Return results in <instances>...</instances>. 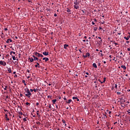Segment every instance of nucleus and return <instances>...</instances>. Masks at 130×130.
Segmentation results:
<instances>
[{
    "instance_id": "f257e3e1",
    "label": "nucleus",
    "mask_w": 130,
    "mask_h": 130,
    "mask_svg": "<svg viewBox=\"0 0 130 130\" xmlns=\"http://www.w3.org/2000/svg\"><path fill=\"white\" fill-rule=\"evenodd\" d=\"M24 91L25 92L27 93L25 94V96H26V97H28V98H30V97L32 95V93L30 92V90H29V88H25Z\"/></svg>"
},
{
    "instance_id": "f03ea898",
    "label": "nucleus",
    "mask_w": 130,
    "mask_h": 130,
    "mask_svg": "<svg viewBox=\"0 0 130 130\" xmlns=\"http://www.w3.org/2000/svg\"><path fill=\"white\" fill-rule=\"evenodd\" d=\"M74 9H76V10H78L79 8H80L79 6H78L79 5V2H78V0H76V1L74 2Z\"/></svg>"
},
{
    "instance_id": "7ed1b4c3",
    "label": "nucleus",
    "mask_w": 130,
    "mask_h": 130,
    "mask_svg": "<svg viewBox=\"0 0 130 130\" xmlns=\"http://www.w3.org/2000/svg\"><path fill=\"white\" fill-rule=\"evenodd\" d=\"M35 54L36 56H38V57H43V55H42V54H40L37 52H36L35 53Z\"/></svg>"
},
{
    "instance_id": "20e7f679",
    "label": "nucleus",
    "mask_w": 130,
    "mask_h": 130,
    "mask_svg": "<svg viewBox=\"0 0 130 130\" xmlns=\"http://www.w3.org/2000/svg\"><path fill=\"white\" fill-rule=\"evenodd\" d=\"M0 64H1L2 66H4L5 67L7 66V62L3 61H0Z\"/></svg>"
},
{
    "instance_id": "39448f33",
    "label": "nucleus",
    "mask_w": 130,
    "mask_h": 130,
    "mask_svg": "<svg viewBox=\"0 0 130 130\" xmlns=\"http://www.w3.org/2000/svg\"><path fill=\"white\" fill-rule=\"evenodd\" d=\"M82 56L84 58L88 57L90 56V53H86L85 55L83 54Z\"/></svg>"
},
{
    "instance_id": "423d86ee",
    "label": "nucleus",
    "mask_w": 130,
    "mask_h": 130,
    "mask_svg": "<svg viewBox=\"0 0 130 130\" xmlns=\"http://www.w3.org/2000/svg\"><path fill=\"white\" fill-rule=\"evenodd\" d=\"M73 100H77V101H78V102L80 101V99H79L78 98V97L73 96Z\"/></svg>"
},
{
    "instance_id": "0eeeda50",
    "label": "nucleus",
    "mask_w": 130,
    "mask_h": 130,
    "mask_svg": "<svg viewBox=\"0 0 130 130\" xmlns=\"http://www.w3.org/2000/svg\"><path fill=\"white\" fill-rule=\"evenodd\" d=\"M43 60H45V61L46 62L47 61H48V60H49V58L47 57H44L43 58Z\"/></svg>"
},
{
    "instance_id": "6e6552de",
    "label": "nucleus",
    "mask_w": 130,
    "mask_h": 130,
    "mask_svg": "<svg viewBox=\"0 0 130 130\" xmlns=\"http://www.w3.org/2000/svg\"><path fill=\"white\" fill-rule=\"evenodd\" d=\"M10 42H13V41L11 39H8L6 41V43H10Z\"/></svg>"
},
{
    "instance_id": "1a4fd4ad",
    "label": "nucleus",
    "mask_w": 130,
    "mask_h": 130,
    "mask_svg": "<svg viewBox=\"0 0 130 130\" xmlns=\"http://www.w3.org/2000/svg\"><path fill=\"white\" fill-rule=\"evenodd\" d=\"M67 13H69L70 15H72V13H71V9L69 8H67Z\"/></svg>"
},
{
    "instance_id": "9d476101",
    "label": "nucleus",
    "mask_w": 130,
    "mask_h": 130,
    "mask_svg": "<svg viewBox=\"0 0 130 130\" xmlns=\"http://www.w3.org/2000/svg\"><path fill=\"white\" fill-rule=\"evenodd\" d=\"M28 60H29L30 62H33V61H34V59L32 57H29Z\"/></svg>"
},
{
    "instance_id": "9b49d317",
    "label": "nucleus",
    "mask_w": 130,
    "mask_h": 130,
    "mask_svg": "<svg viewBox=\"0 0 130 130\" xmlns=\"http://www.w3.org/2000/svg\"><path fill=\"white\" fill-rule=\"evenodd\" d=\"M43 54L44 55L47 56V55H48L49 52H48L45 51V52H43Z\"/></svg>"
},
{
    "instance_id": "f8f14e48",
    "label": "nucleus",
    "mask_w": 130,
    "mask_h": 130,
    "mask_svg": "<svg viewBox=\"0 0 130 130\" xmlns=\"http://www.w3.org/2000/svg\"><path fill=\"white\" fill-rule=\"evenodd\" d=\"M130 38V36H128L127 37H124V39H125V40H129Z\"/></svg>"
},
{
    "instance_id": "ddd939ff",
    "label": "nucleus",
    "mask_w": 130,
    "mask_h": 130,
    "mask_svg": "<svg viewBox=\"0 0 130 130\" xmlns=\"http://www.w3.org/2000/svg\"><path fill=\"white\" fill-rule=\"evenodd\" d=\"M121 68L123 69V70H126V67L124 65L121 66Z\"/></svg>"
},
{
    "instance_id": "4468645a",
    "label": "nucleus",
    "mask_w": 130,
    "mask_h": 130,
    "mask_svg": "<svg viewBox=\"0 0 130 130\" xmlns=\"http://www.w3.org/2000/svg\"><path fill=\"white\" fill-rule=\"evenodd\" d=\"M32 57H34V60H38V58L35 55H32Z\"/></svg>"
},
{
    "instance_id": "2eb2a0df",
    "label": "nucleus",
    "mask_w": 130,
    "mask_h": 130,
    "mask_svg": "<svg viewBox=\"0 0 130 130\" xmlns=\"http://www.w3.org/2000/svg\"><path fill=\"white\" fill-rule=\"evenodd\" d=\"M92 66L94 69H97V64H96L95 63H93L92 64Z\"/></svg>"
},
{
    "instance_id": "dca6fc26",
    "label": "nucleus",
    "mask_w": 130,
    "mask_h": 130,
    "mask_svg": "<svg viewBox=\"0 0 130 130\" xmlns=\"http://www.w3.org/2000/svg\"><path fill=\"white\" fill-rule=\"evenodd\" d=\"M106 81V77L104 78V81L101 82V84H103V83H105V81Z\"/></svg>"
},
{
    "instance_id": "f3484780",
    "label": "nucleus",
    "mask_w": 130,
    "mask_h": 130,
    "mask_svg": "<svg viewBox=\"0 0 130 130\" xmlns=\"http://www.w3.org/2000/svg\"><path fill=\"white\" fill-rule=\"evenodd\" d=\"M111 42H113V43H114L115 45H118V43H116L115 41H111Z\"/></svg>"
},
{
    "instance_id": "a211bd4d",
    "label": "nucleus",
    "mask_w": 130,
    "mask_h": 130,
    "mask_svg": "<svg viewBox=\"0 0 130 130\" xmlns=\"http://www.w3.org/2000/svg\"><path fill=\"white\" fill-rule=\"evenodd\" d=\"M5 118H6V120H10V119L8 117V115L7 114H5Z\"/></svg>"
},
{
    "instance_id": "6ab92c4d",
    "label": "nucleus",
    "mask_w": 130,
    "mask_h": 130,
    "mask_svg": "<svg viewBox=\"0 0 130 130\" xmlns=\"http://www.w3.org/2000/svg\"><path fill=\"white\" fill-rule=\"evenodd\" d=\"M8 72L9 74H11L12 73V69H11V68L8 69Z\"/></svg>"
},
{
    "instance_id": "aec40b11",
    "label": "nucleus",
    "mask_w": 130,
    "mask_h": 130,
    "mask_svg": "<svg viewBox=\"0 0 130 130\" xmlns=\"http://www.w3.org/2000/svg\"><path fill=\"white\" fill-rule=\"evenodd\" d=\"M63 47H64V49H67V47H69V45L64 44Z\"/></svg>"
},
{
    "instance_id": "412c9836",
    "label": "nucleus",
    "mask_w": 130,
    "mask_h": 130,
    "mask_svg": "<svg viewBox=\"0 0 130 130\" xmlns=\"http://www.w3.org/2000/svg\"><path fill=\"white\" fill-rule=\"evenodd\" d=\"M72 100L70 99V100H68V102L67 101L66 103H68V104H71V102H72Z\"/></svg>"
},
{
    "instance_id": "4be33fe9",
    "label": "nucleus",
    "mask_w": 130,
    "mask_h": 130,
    "mask_svg": "<svg viewBox=\"0 0 130 130\" xmlns=\"http://www.w3.org/2000/svg\"><path fill=\"white\" fill-rule=\"evenodd\" d=\"M105 118H107V116H106V115H104V117L102 118L103 120H104Z\"/></svg>"
},
{
    "instance_id": "5701e85b",
    "label": "nucleus",
    "mask_w": 130,
    "mask_h": 130,
    "mask_svg": "<svg viewBox=\"0 0 130 130\" xmlns=\"http://www.w3.org/2000/svg\"><path fill=\"white\" fill-rule=\"evenodd\" d=\"M120 54L121 56H120L119 57V58H121V57H122L123 56H124L123 55V54H122V52H120Z\"/></svg>"
},
{
    "instance_id": "b1692460",
    "label": "nucleus",
    "mask_w": 130,
    "mask_h": 130,
    "mask_svg": "<svg viewBox=\"0 0 130 130\" xmlns=\"http://www.w3.org/2000/svg\"><path fill=\"white\" fill-rule=\"evenodd\" d=\"M53 104H55V102H56V99L53 100L52 101Z\"/></svg>"
},
{
    "instance_id": "393cba45",
    "label": "nucleus",
    "mask_w": 130,
    "mask_h": 130,
    "mask_svg": "<svg viewBox=\"0 0 130 130\" xmlns=\"http://www.w3.org/2000/svg\"><path fill=\"white\" fill-rule=\"evenodd\" d=\"M16 54V52H15L14 51H11L10 52V55H12V54Z\"/></svg>"
},
{
    "instance_id": "a878e982",
    "label": "nucleus",
    "mask_w": 130,
    "mask_h": 130,
    "mask_svg": "<svg viewBox=\"0 0 130 130\" xmlns=\"http://www.w3.org/2000/svg\"><path fill=\"white\" fill-rule=\"evenodd\" d=\"M12 56L13 60H16V57L15 56H13V55H12Z\"/></svg>"
},
{
    "instance_id": "bb28decb",
    "label": "nucleus",
    "mask_w": 130,
    "mask_h": 130,
    "mask_svg": "<svg viewBox=\"0 0 130 130\" xmlns=\"http://www.w3.org/2000/svg\"><path fill=\"white\" fill-rule=\"evenodd\" d=\"M97 29H98V28L97 27H94L93 28L94 31H97Z\"/></svg>"
},
{
    "instance_id": "cd10ccee",
    "label": "nucleus",
    "mask_w": 130,
    "mask_h": 130,
    "mask_svg": "<svg viewBox=\"0 0 130 130\" xmlns=\"http://www.w3.org/2000/svg\"><path fill=\"white\" fill-rule=\"evenodd\" d=\"M99 44H101V43H102V40H100V41H99Z\"/></svg>"
},
{
    "instance_id": "c85d7f7f",
    "label": "nucleus",
    "mask_w": 130,
    "mask_h": 130,
    "mask_svg": "<svg viewBox=\"0 0 130 130\" xmlns=\"http://www.w3.org/2000/svg\"><path fill=\"white\" fill-rule=\"evenodd\" d=\"M36 123L37 124H39V125L41 124V123H40V122H39V121L36 122Z\"/></svg>"
},
{
    "instance_id": "c756f323",
    "label": "nucleus",
    "mask_w": 130,
    "mask_h": 130,
    "mask_svg": "<svg viewBox=\"0 0 130 130\" xmlns=\"http://www.w3.org/2000/svg\"><path fill=\"white\" fill-rule=\"evenodd\" d=\"M107 112H108L109 114H110V113H111V111H110L108 110H107Z\"/></svg>"
},
{
    "instance_id": "7c9ffc66",
    "label": "nucleus",
    "mask_w": 130,
    "mask_h": 130,
    "mask_svg": "<svg viewBox=\"0 0 130 130\" xmlns=\"http://www.w3.org/2000/svg\"><path fill=\"white\" fill-rule=\"evenodd\" d=\"M23 121H27V119H26V118H24L23 119Z\"/></svg>"
},
{
    "instance_id": "2f4dec72",
    "label": "nucleus",
    "mask_w": 130,
    "mask_h": 130,
    "mask_svg": "<svg viewBox=\"0 0 130 130\" xmlns=\"http://www.w3.org/2000/svg\"><path fill=\"white\" fill-rule=\"evenodd\" d=\"M37 115H39V111H37Z\"/></svg>"
},
{
    "instance_id": "473e14b6",
    "label": "nucleus",
    "mask_w": 130,
    "mask_h": 130,
    "mask_svg": "<svg viewBox=\"0 0 130 130\" xmlns=\"http://www.w3.org/2000/svg\"><path fill=\"white\" fill-rule=\"evenodd\" d=\"M115 89H117V84H115Z\"/></svg>"
},
{
    "instance_id": "72a5a7b5",
    "label": "nucleus",
    "mask_w": 130,
    "mask_h": 130,
    "mask_svg": "<svg viewBox=\"0 0 130 130\" xmlns=\"http://www.w3.org/2000/svg\"><path fill=\"white\" fill-rule=\"evenodd\" d=\"M62 122H63V123H66V121L63 119L62 120Z\"/></svg>"
},
{
    "instance_id": "f704fd0d",
    "label": "nucleus",
    "mask_w": 130,
    "mask_h": 130,
    "mask_svg": "<svg viewBox=\"0 0 130 130\" xmlns=\"http://www.w3.org/2000/svg\"><path fill=\"white\" fill-rule=\"evenodd\" d=\"M116 29H115L113 32V34H114V33H116Z\"/></svg>"
},
{
    "instance_id": "c9c22d12",
    "label": "nucleus",
    "mask_w": 130,
    "mask_h": 130,
    "mask_svg": "<svg viewBox=\"0 0 130 130\" xmlns=\"http://www.w3.org/2000/svg\"><path fill=\"white\" fill-rule=\"evenodd\" d=\"M26 105H30V103H28V102H26L25 103Z\"/></svg>"
},
{
    "instance_id": "e433bc0d",
    "label": "nucleus",
    "mask_w": 130,
    "mask_h": 130,
    "mask_svg": "<svg viewBox=\"0 0 130 130\" xmlns=\"http://www.w3.org/2000/svg\"><path fill=\"white\" fill-rule=\"evenodd\" d=\"M81 11L82 12V13H83V14H86V12L84 11V10H82Z\"/></svg>"
},
{
    "instance_id": "4c0bfd02",
    "label": "nucleus",
    "mask_w": 130,
    "mask_h": 130,
    "mask_svg": "<svg viewBox=\"0 0 130 130\" xmlns=\"http://www.w3.org/2000/svg\"><path fill=\"white\" fill-rule=\"evenodd\" d=\"M22 83H23V84H25V83H26V81H25V80H22Z\"/></svg>"
},
{
    "instance_id": "58836bf2",
    "label": "nucleus",
    "mask_w": 130,
    "mask_h": 130,
    "mask_svg": "<svg viewBox=\"0 0 130 130\" xmlns=\"http://www.w3.org/2000/svg\"><path fill=\"white\" fill-rule=\"evenodd\" d=\"M54 17H57V14H56V13H55V14H54Z\"/></svg>"
},
{
    "instance_id": "ea45409f",
    "label": "nucleus",
    "mask_w": 130,
    "mask_h": 130,
    "mask_svg": "<svg viewBox=\"0 0 130 130\" xmlns=\"http://www.w3.org/2000/svg\"><path fill=\"white\" fill-rule=\"evenodd\" d=\"M99 29H100V30H103V28H102V27H101V26L99 27Z\"/></svg>"
},
{
    "instance_id": "a19ab883",
    "label": "nucleus",
    "mask_w": 130,
    "mask_h": 130,
    "mask_svg": "<svg viewBox=\"0 0 130 130\" xmlns=\"http://www.w3.org/2000/svg\"><path fill=\"white\" fill-rule=\"evenodd\" d=\"M121 94V92H117V94L118 95H120Z\"/></svg>"
},
{
    "instance_id": "79ce46f5",
    "label": "nucleus",
    "mask_w": 130,
    "mask_h": 130,
    "mask_svg": "<svg viewBox=\"0 0 130 130\" xmlns=\"http://www.w3.org/2000/svg\"><path fill=\"white\" fill-rule=\"evenodd\" d=\"M7 88H8V86H5V88H4V90H7Z\"/></svg>"
},
{
    "instance_id": "37998d69",
    "label": "nucleus",
    "mask_w": 130,
    "mask_h": 130,
    "mask_svg": "<svg viewBox=\"0 0 130 130\" xmlns=\"http://www.w3.org/2000/svg\"><path fill=\"white\" fill-rule=\"evenodd\" d=\"M34 92H35V93H36V92H37V91H36V89H34Z\"/></svg>"
},
{
    "instance_id": "c03bdc74",
    "label": "nucleus",
    "mask_w": 130,
    "mask_h": 130,
    "mask_svg": "<svg viewBox=\"0 0 130 130\" xmlns=\"http://www.w3.org/2000/svg\"><path fill=\"white\" fill-rule=\"evenodd\" d=\"M9 56H10V55L9 54L6 55V57H9Z\"/></svg>"
},
{
    "instance_id": "a18cd8bd",
    "label": "nucleus",
    "mask_w": 130,
    "mask_h": 130,
    "mask_svg": "<svg viewBox=\"0 0 130 130\" xmlns=\"http://www.w3.org/2000/svg\"><path fill=\"white\" fill-rule=\"evenodd\" d=\"M20 97H23V94L20 93Z\"/></svg>"
},
{
    "instance_id": "49530a36",
    "label": "nucleus",
    "mask_w": 130,
    "mask_h": 130,
    "mask_svg": "<svg viewBox=\"0 0 130 130\" xmlns=\"http://www.w3.org/2000/svg\"><path fill=\"white\" fill-rule=\"evenodd\" d=\"M100 66H101V63H100V62H99V63H98V66H99V67H100Z\"/></svg>"
},
{
    "instance_id": "de8ad7c7",
    "label": "nucleus",
    "mask_w": 130,
    "mask_h": 130,
    "mask_svg": "<svg viewBox=\"0 0 130 130\" xmlns=\"http://www.w3.org/2000/svg\"><path fill=\"white\" fill-rule=\"evenodd\" d=\"M94 22H97V19H96V18L94 19Z\"/></svg>"
},
{
    "instance_id": "09e8293b",
    "label": "nucleus",
    "mask_w": 130,
    "mask_h": 130,
    "mask_svg": "<svg viewBox=\"0 0 130 130\" xmlns=\"http://www.w3.org/2000/svg\"><path fill=\"white\" fill-rule=\"evenodd\" d=\"M91 24H92V25H95V23H94V21H92V22H91Z\"/></svg>"
},
{
    "instance_id": "8fccbe9b",
    "label": "nucleus",
    "mask_w": 130,
    "mask_h": 130,
    "mask_svg": "<svg viewBox=\"0 0 130 130\" xmlns=\"http://www.w3.org/2000/svg\"><path fill=\"white\" fill-rule=\"evenodd\" d=\"M36 105L37 106H38V105H39V103H36Z\"/></svg>"
},
{
    "instance_id": "3c124183",
    "label": "nucleus",
    "mask_w": 130,
    "mask_h": 130,
    "mask_svg": "<svg viewBox=\"0 0 130 130\" xmlns=\"http://www.w3.org/2000/svg\"><path fill=\"white\" fill-rule=\"evenodd\" d=\"M26 72H27V73H30V71H29L28 69H27V70H26Z\"/></svg>"
},
{
    "instance_id": "603ef678",
    "label": "nucleus",
    "mask_w": 130,
    "mask_h": 130,
    "mask_svg": "<svg viewBox=\"0 0 130 130\" xmlns=\"http://www.w3.org/2000/svg\"><path fill=\"white\" fill-rule=\"evenodd\" d=\"M40 61H41V59H39V60H38V62H40Z\"/></svg>"
},
{
    "instance_id": "864d4df0",
    "label": "nucleus",
    "mask_w": 130,
    "mask_h": 130,
    "mask_svg": "<svg viewBox=\"0 0 130 130\" xmlns=\"http://www.w3.org/2000/svg\"><path fill=\"white\" fill-rule=\"evenodd\" d=\"M104 55L103 54V53H101V56H103Z\"/></svg>"
},
{
    "instance_id": "5fc2aeb1",
    "label": "nucleus",
    "mask_w": 130,
    "mask_h": 130,
    "mask_svg": "<svg viewBox=\"0 0 130 130\" xmlns=\"http://www.w3.org/2000/svg\"><path fill=\"white\" fill-rule=\"evenodd\" d=\"M28 3H32V1H31V0H28Z\"/></svg>"
},
{
    "instance_id": "6e6d98bb",
    "label": "nucleus",
    "mask_w": 130,
    "mask_h": 130,
    "mask_svg": "<svg viewBox=\"0 0 130 130\" xmlns=\"http://www.w3.org/2000/svg\"><path fill=\"white\" fill-rule=\"evenodd\" d=\"M127 51H130V48H127Z\"/></svg>"
},
{
    "instance_id": "4d7b16f0",
    "label": "nucleus",
    "mask_w": 130,
    "mask_h": 130,
    "mask_svg": "<svg viewBox=\"0 0 130 130\" xmlns=\"http://www.w3.org/2000/svg\"><path fill=\"white\" fill-rule=\"evenodd\" d=\"M117 34H118V35H121V33H120V32H118Z\"/></svg>"
},
{
    "instance_id": "13d9d810",
    "label": "nucleus",
    "mask_w": 130,
    "mask_h": 130,
    "mask_svg": "<svg viewBox=\"0 0 130 130\" xmlns=\"http://www.w3.org/2000/svg\"><path fill=\"white\" fill-rule=\"evenodd\" d=\"M4 30H5V31H8V28H5L4 29Z\"/></svg>"
},
{
    "instance_id": "bf43d9fd",
    "label": "nucleus",
    "mask_w": 130,
    "mask_h": 130,
    "mask_svg": "<svg viewBox=\"0 0 130 130\" xmlns=\"http://www.w3.org/2000/svg\"><path fill=\"white\" fill-rule=\"evenodd\" d=\"M19 114H20L21 115H23V113L22 112H20Z\"/></svg>"
},
{
    "instance_id": "052dcab7",
    "label": "nucleus",
    "mask_w": 130,
    "mask_h": 130,
    "mask_svg": "<svg viewBox=\"0 0 130 130\" xmlns=\"http://www.w3.org/2000/svg\"><path fill=\"white\" fill-rule=\"evenodd\" d=\"M18 77V75H15V76H14V78H17Z\"/></svg>"
},
{
    "instance_id": "680f3d73",
    "label": "nucleus",
    "mask_w": 130,
    "mask_h": 130,
    "mask_svg": "<svg viewBox=\"0 0 130 130\" xmlns=\"http://www.w3.org/2000/svg\"><path fill=\"white\" fill-rule=\"evenodd\" d=\"M30 92H33L34 89H30Z\"/></svg>"
},
{
    "instance_id": "e2e57ef3",
    "label": "nucleus",
    "mask_w": 130,
    "mask_h": 130,
    "mask_svg": "<svg viewBox=\"0 0 130 130\" xmlns=\"http://www.w3.org/2000/svg\"><path fill=\"white\" fill-rule=\"evenodd\" d=\"M49 108H51V105H49Z\"/></svg>"
},
{
    "instance_id": "0e129e2a",
    "label": "nucleus",
    "mask_w": 130,
    "mask_h": 130,
    "mask_svg": "<svg viewBox=\"0 0 130 130\" xmlns=\"http://www.w3.org/2000/svg\"><path fill=\"white\" fill-rule=\"evenodd\" d=\"M48 98H51V95H48Z\"/></svg>"
},
{
    "instance_id": "69168bd1",
    "label": "nucleus",
    "mask_w": 130,
    "mask_h": 130,
    "mask_svg": "<svg viewBox=\"0 0 130 130\" xmlns=\"http://www.w3.org/2000/svg\"><path fill=\"white\" fill-rule=\"evenodd\" d=\"M35 68H38V66L37 65V64H36V65L35 66Z\"/></svg>"
},
{
    "instance_id": "338daca9",
    "label": "nucleus",
    "mask_w": 130,
    "mask_h": 130,
    "mask_svg": "<svg viewBox=\"0 0 130 130\" xmlns=\"http://www.w3.org/2000/svg\"><path fill=\"white\" fill-rule=\"evenodd\" d=\"M63 99H64V100H67V98H66V96H64Z\"/></svg>"
},
{
    "instance_id": "774afa93",
    "label": "nucleus",
    "mask_w": 130,
    "mask_h": 130,
    "mask_svg": "<svg viewBox=\"0 0 130 130\" xmlns=\"http://www.w3.org/2000/svg\"><path fill=\"white\" fill-rule=\"evenodd\" d=\"M37 66H39V63L37 62Z\"/></svg>"
}]
</instances>
